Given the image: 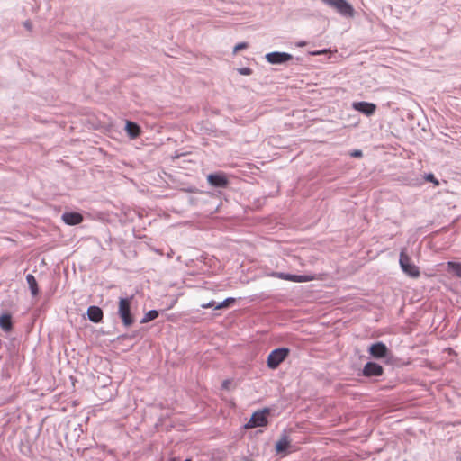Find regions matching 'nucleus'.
<instances>
[{
	"instance_id": "6ab92c4d",
	"label": "nucleus",
	"mask_w": 461,
	"mask_h": 461,
	"mask_svg": "<svg viewBox=\"0 0 461 461\" xmlns=\"http://www.w3.org/2000/svg\"><path fill=\"white\" fill-rule=\"evenodd\" d=\"M158 315L159 312L158 310H149L144 314L143 318L140 320V323L144 324L154 321L158 317Z\"/></svg>"
},
{
	"instance_id": "ddd939ff",
	"label": "nucleus",
	"mask_w": 461,
	"mask_h": 461,
	"mask_svg": "<svg viewBox=\"0 0 461 461\" xmlns=\"http://www.w3.org/2000/svg\"><path fill=\"white\" fill-rule=\"evenodd\" d=\"M61 219L67 225L75 226L83 222L84 216L78 212L70 211L65 212Z\"/></svg>"
},
{
	"instance_id": "423d86ee",
	"label": "nucleus",
	"mask_w": 461,
	"mask_h": 461,
	"mask_svg": "<svg viewBox=\"0 0 461 461\" xmlns=\"http://www.w3.org/2000/svg\"><path fill=\"white\" fill-rule=\"evenodd\" d=\"M367 352L374 359H385L386 363H389L392 357L391 350L383 341L372 343L368 347Z\"/></svg>"
},
{
	"instance_id": "f03ea898",
	"label": "nucleus",
	"mask_w": 461,
	"mask_h": 461,
	"mask_svg": "<svg viewBox=\"0 0 461 461\" xmlns=\"http://www.w3.org/2000/svg\"><path fill=\"white\" fill-rule=\"evenodd\" d=\"M325 5L334 9L344 18H353L355 9L348 0H321Z\"/></svg>"
},
{
	"instance_id": "6e6552de",
	"label": "nucleus",
	"mask_w": 461,
	"mask_h": 461,
	"mask_svg": "<svg viewBox=\"0 0 461 461\" xmlns=\"http://www.w3.org/2000/svg\"><path fill=\"white\" fill-rule=\"evenodd\" d=\"M207 183L214 188H227L230 185V180L226 173L222 171H216L210 173L206 176Z\"/></svg>"
},
{
	"instance_id": "c85d7f7f",
	"label": "nucleus",
	"mask_w": 461,
	"mask_h": 461,
	"mask_svg": "<svg viewBox=\"0 0 461 461\" xmlns=\"http://www.w3.org/2000/svg\"><path fill=\"white\" fill-rule=\"evenodd\" d=\"M196 190L197 189L195 187H194V186H189V187H186V188L183 189V191L186 192V193H195Z\"/></svg>"
},
{
	"instance_id": "a211bd4d",
	"label": "nucleus",
	"mask_w": 461,
	"mask_h": 461,
	"mask_svg": "<svg viewBox=\"0 0 461 461\" xmlns=\"http://www.w3.org/2000/svg\"><path fill=\"white\" fill-rule=\"evenodd\" d=\"M447 272L453 274L456 277L461 278V262L448 261Z\"/></svg>"
},
{
	"instance_id": "f3484780",
	"label": "nucleus",
	"mask_w": 461,
	"mask_h": 461,
	"mask_svg": "<svg viewBox=\"0 0 461 461\" xmlns=\"http://www.w3.org/2000/svg\"><path fill=\"white\" fill-rule=\"evenodd\" d=\"M25 279L28 284L31 294L32 296H37L40 293V289L35 276L32 274H27Z\"/></svg>"
},
{
	"instance_id": "c756f323",
	"label": "nucleus",
	"mask_w": 461,
	"mask_h": 461,
	"mask_svg": "<svg viewBox=\"0 0 461 461\" xmlns=\"http://www.w3.org/2000/svg\"><path fill=\"white\" fill-rule=\"evenodd\" d=\"M296 45H297L298 47H303V46H305V45H306V42H305V41H302L297 42V44H296Z\"/></svg>"
},
{
	"instance_id": "2f4dec72",
	"label": "nucleus",
	"mask_w": 461,
	"mask_h": 461,
	"mask_svg": "<svg viewBox=\"0 0 461 461\" xmlns=\"http://www.w3.org/2000/svg\"><path fill=\"white\" fill-rule=\"evenodd\" d=\"M323 52V50H316V51H313V52H311L312 55H320Z\"/></svg>"
},
{
	"instance_id": "9b49d317",
	"label": "nucleus",
	"mask_w": 461,
	"mask_h": 461,
	"mask_svg": "<svg viewBox=\"0 0 461 461\" xmlns=\"http://www.w3.org/2000/svg\"><path fill=\"white\" fill-rule=\"evenodd\" d=\"M352 108L355 111L366 115V116H371L376 111V105L374 103L366 102V101L353 102Z\"/></svg>"
},
{
	"instance_id": "2eb2a0df",
	"label": "nucleus",
	"mask_w": 461,
	"mask_h": 461,
	"mask_svg": "<svg viewBox=\"0 0 461 461\" xmlns=\"http://www.w3.org/2000/svg\"><path fill=\"white\" fill-rule=\"evenodd\" d=\"M124 130L131 139H136L141 133L140 126L132 121H126Z\"/></svg>"
},
{
	"instance_id": "dca6fc26",
	"label": "nucleus",
	"mask_w": 461,
	"mask_h": 461,
	"mask_svg": "<svg viewBox=\"0 0 461 461\" xmlns=\"http://www.w3.org/2000/svg\"><path fill=\"white\" fill-rule=\"evenodd\" d=\"M0 328L5 332H10L14 328L12 314L5 312L0 314Z\"/></svg>"
},
{
	"instance_id": "412c9836",
	"label": "nucleus",
	"mask_w": 461,
	"mask_h": 461,
	"mask_svg": "<svg viewBox=\"0 0 461 461\" xmlns=\"http://www.w3.org/2000/svg\"><path fill=\"white\" fill-rule=\"evenodd\" d=\"M424 179L427 182L432 183L436 186L439 185V181L437 179V177L435 176V175L433 173L425 174Z\"/></svg>"
},
{
	"instance_id": "f8f14e48",
	"label": "nucleus",
	"mask_w": 461,
	"mask_h": 461,
	"mask_svg": "<svg viewBox=\"0 0 461 461\" xmlns=\"http://www.w3.org/2000/svg\"><path fill=\"white\" fill-rule=\"evenodd\" d=\"M290 444L291 440L287 435V431L285 429L282 431L279 440L276 442L275 450L276 454L285 456L288 453Z\"/></svg>"
},
{
	"instance_id": "1a4fd4ad",
	"label": "nucleus",
	"mask_w": 461,
	"mask_h": 461,
	"mask_svg": "<svg viewBox=\"0 0 461 461\" xmlns=\"http://www.w3.org/2000/svg\"><path fill=\"white\" fill-rule=\"evenodd\" d=\"M270 276L279 278V279L291 281V282H294V283H305V282H310V281L314 280L313 275H306V274L297 275V274H290V273H285V272H272L270 274Z\"/></svg>"
},
{
	"instance_id": "7ed1b4c3",
	"label": "nucleus",
	"mask_w": 461,
	"mask_h": 461,
	"mask_svg": "<svg viewBox=\"0 0 461 461\" xmlns=\"http://www.w3.org/2000/svg\"><path fill=\"white\" fill-rule=\"evenodd\" d=\"M399 264L402 271L411 278H417L420 276V271L418 266H416L411 258L407 254L406 249L401 250L399 255Z\"/></svg>"
},
{
	"instance_id": "39448f33",
	"label": "nucleus",
	"mask_w": 461,
	"mask_h": 461,
	"mask_svg": "<svg viewBox=\"0 0 461 461\" xmlns=\"http://www.w3.org/2000/svg\"><path fill=\"white\" fill-rule=\"evenodd\" d=\"M269 413L270 409L267 407L254 411L249 421L244 425V428L255 429L259 427H266L268 424L267 416Z\"/></svg>"
},
{
	"instance_id": "bb28decb",
	"label": "nucleus",
	"mask_w": 461,
	"mask_h": 461,
	"mask_svg": "<svg viewBox=\"0 0 461 461\" xmlns=\"http://www.w3.org/2000/svg\"><path fill=\"white\" fill-rule=\"evenodd\" d=\"M349 155L352 158H361L363 156V152L360 149H353L349 152Z\"/></svg>"
},
{
	"instance_id": "4468645a",
	"label": "nucleus",
	"mask_w": 461,
	"mask_h": 461,
	"mask_svg": "<svg viewBox=\"0 0 461 461\" xmlns=\"http://www.w3.org/2000/svg\"><path fill=\"white\" fill-rule=\"evenodd\" d=\"M87 319L93 323H100L103 321L104 312L96 305H91L86 311Z\"/></svg>"
},
{
	"instance_id": "0eeeda50",
	"label": "nucleus",
	"mask_w": 461,
	"mask_h": 461,
	"mask_svg": "<svg viewBox=\"0 0 461 461\" xmlns=\"http://www.w3.org/2000/svg\"><path fill=\"white\" fill-rule=\"evenodd\" d=\"M384 373V367L375 362V361H367L363 368L358 373V375L364 376L367 379H376L378 377H381Z\"/></svg>"
},
{
	"instance_id": "b1692460",
	"label": "nucleus",
	"mask_w": 461,
	"mask_h": 461,
	"mask_svg": "<svg viewBox=\"0 0 461 461\" xmlns=\"http://www.w3.org/2000/svg\"><path fill=\"white\" fill-rule=\"evenodd\" d=\"M248 48V43L247 42H239L238 44H236L233 48V53H237L238 51L241 50H244Z\"/></svg>"
},
{
	"instance_id": "393cba45",
	"label": "nucleus",
	"mask_w": 461,
	"mask_h": 461,
	"mask_svg": "<svg viewBox=\"0 0 461 461\" xmlns=\"http://www.w3.org/2000/svg\"><path fill=\"white\" fill-rule=\"evenodd\" d=\"M217 304H218L217 302H215L214 300H211L207 303H203L201 306H202V308H204V309H206V308H213L214 310H217V307H216Z\"/></svg>"
},
{
	"instance_id": "f257e3e1",
	"label": "nucleus",
	"mask_w": 461,
	"mask_h": 461,
	"mask_svg": "<svg viewBox=\"0 0 461 461\" xmlns=\"http://www.w3.org/2000/svg\"><path fill=\"white\" fill-rule=\"evenodd\" d=\"M132 300L133 295L119 298L118 315L125 327H130L134 323V316L131 312Z\"/></svg>"
},
{
	"instance_id": "7c9ffc66",
	"label": "nucleus",
	"mask_w": 461,
	"mask_h": 461,
	"mask_svg": "<svg viewBox=\"0 0 461 461\" xmlns=\"http://www.w3.org/2000/svg\"><path fill=\"white\" fill-rule=\"evenodd\" d=\"M127 338H131V336L127 335V334H123V335L119 336L118 339H127Z\"/></svg>"
},
{
	"instance_id": "cd10ccee",
	"label": "nucleus",
	"mask_w": 461,
	"mask_h": 461,
	"mask_svg": "<svg viewBox=\"0 0 461 461\" xmlns=\"http://www.w3.org/2000/svg\"><path fill=\"white\" fill-rule=\"evenodd\" d=\"M23 26L26 30L32 31V23L30 20H26L23 22Z\"/></svg>"
},
{
	"instance_id": "4be33fe9",
	"label": "nucleus",
	"mask_w": 461,
	"mask_h": 461,
	"mask_svg": "<svg viewBox=\"0 0 461 461\" xmlns=\"http://www.w3.org/2000/svg\"><path fill=\"white\" fill-rule=\"evenodd\" d=\"M203 203V199L198 196H189L188 203L192 206H198Z\"/></svg>"
},
{
	"instance_id": "20e7f679",
	"label": "nucleus",
	"mask_w": 461,
	"mask_h": 461,
	"mask_svg": "<svg viewBox=\"0 0 461 461\" xmlns=\"http://www.w3.org/2000/svg\"><path fill=\"white\" fill-rule=\"evenodd\" d=\"M290 349L285 347H280L273 349L267 357V366L269 369L275 370L289 356Z\"/></svg>"
},
{
	"instance_id": "5701e85b",
	"label": "nucleus",
	"mask_w": 461,
	"mask_h": 461,
	"mask_svg": "<svg viewBox=\"0 0 461 461\" xmlns=\"http://www.w3.org/2000/svg\"><path fill=\"white\" fill-rule=\"evenodd\" d=\"M238 73L242 76H249L252 74V69L248 67L240 68L237 69Z\"/></svg>"
},
{
	"instance_id": "aec40b11",
	"label": "nucleus",
	"mask_w": 461,
	"mask_h": 461,
	"mask_svg": "<svg viewBox=\"0 0 461 461\" xmlns=\"http://www.w3.org/2000/svg\"><path fill=\"white\" fill-rule=\"evenodd\" d=\"M235 302H236V298L227 297L222 302L218 303V304L216 306L217 310L227 309V308L230 307Z\"/></svg>"
},
{
	"instance_id": "9d476101",
	"label": "nucleus",
	"mask_w": 461,
	"mask_h": 461,
	"mask_svg": "<svg viewBox=\"0 0 461 461\" xmlns=\"http://www.w3.org/2000/svg\"><path fill=\"white\" fill-rule=\"evenodd\" d=\"M265 59L267 62L272 65H282L291 61L294 57L287 52L273 51L267 53Z\"/></svg>"
},
{
	"instance_id": "a878e982",
	"label": "nucleus",
	"mask_w": 461,
	"mask_h": 461,
	"mask_svg": "<svg viewBox=\"0 0 461 461\" xmlns=\"http://www.w3.org/2000/svg\"><path fill=\"white\" fill-rule=\"evenodd\" d=\"M231 384L232 381L230 379H225L222 381L221 387L222 390L228 391Z\"/></svg>"
}]
</instances>
